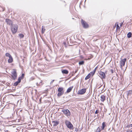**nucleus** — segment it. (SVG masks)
Instances as JSON below:
<instances>
[{
    "instance_id": "obj_22",
    "label": "nucleus",
    "mask_w": 132,
    "mask_h": 132,
    "mask_svg": "<svg viewBox=\"0 0 132 132\" xmlns=\"http://www.w3.org/2000/svg\"><path fill=\"white\" fill-rule=\"evenodd\" d=\"M95 72L93 71L91 72L90 73H89V74L90 76H93L95 74Z\"/></svg>"
},
{
    "instance_id": "obj_11",
    "label": "nucleus",
    "mask_w": 132,
    "mask_h": 132,
    "mask_svg": "<svg viewBox=\"0 0 132 132\" xmlns=\"http://www.w3.org/2000/svg\"><path fill=\"white\" fill-rule=\"evenodd\" d=\"M52 122L53 123V126H55L59 124V121H52Z\"/></svg>"
},
{
    "instance_id": "obj_8",
    "label": "nucleus",
    "mask_w": 132,
    "mask_h": 132,
    "mask_svg": "<svg viewBox=\"0 0 132 132\" xmlns=\"http://www.w3.org/2000/svg\"><path fill=\"white\" fill-rule=\"evenodd\" d=\"M86 91V89L85 88L82 89H81L79 90L77 94H82L85 93Z\"/></svg>"
},
{
    "instance_id": "obj_26",
    "label": "nucleus",
    "mask_w": 132,
    "mask_h": 132,
    "mask_svg": "<svg viewBox=\"0 0 132 132\" xmlns=\"http://www.w3.org/2000/svg\"><path fill=\"white\" fill-rule=\"evenodd\" d=\"M5 55L6 56L8 57H9L11 56L10 54L8 53H6L5 54Z\"/></svg>"
},
{
    "instance_id": "obj_4",
    "label": "nucleus",
    "mask_w": 132,
    "mask_h": 132,
    "mask_svg": "<svg viewBox=\"0 0 132 132\" xmlns=\"http://www.w3.org/2000/svg\"><path fill=\"white\" fill-rule=\"evenodd\" d=\"M12 74V78L13 80H15L17 78V75L16 71L15 70H14L11 72Z\"/></svg>"
},
{
    "instance_id": "obj_21",
    "label": "nucleus",
    "mask_w": 132,
    "mask_h": 132,
    "mask_svg": "<svg viewBox=\"0 0 132 132\" xmlns=\"http://www.w3.org/2000/svg\"><path fill=\"white\" fill-rule=\"evenodd\" d=\"M90 77V76L88 74L86 77L85 78V80H87L88 79H89Z\"/></svg>"
},
{
    "instance_id": "obj_38",
    "label": "nucleus",
    "mask_w": 132,
    "mask_h": 132,
    "mask_svg": "<svg viewBox=\"0 0 132 132\" xmlns=\"http://www.w3.org/2000/svg\"><path fill=\"white\" fill-rule=\"evenodd\" d=\"M101 85L99 87V88H100L102 85H101V84H100Z\"/></svg>"
},
{
    "instance_id": "obj_32",
    "label": "nucleus",
    "mask_w": 132,
    "mask_h": 132,
    "mask_svg": "<svg viewBox=\"0 0 132 132\" xmlns=\"http://www.w3.org/2000/svg\"><path fill=\"white\" fill-rule=\"evenodd\" d=\"M54 81H55L54 80H53L52 81H51V82H50V84H52L53 83V82Z\"/></svg>"
},
{
    "instance_id": "obj_12",
    "label": "nucleus",
    "mask_w": 132,
    "mask_h": 132,
    "mask_svg": "<svg viewBox=\"0 0 132 132\" xmlns=\"http://www.w3.org/2000/svg\"><path fill=\"white\" fill-rule=\"evenodd\" d=\"M5 21L7 22V24L9 25H11L12 24V22L9 19H6L5 20Z\"/></svg>"
},
{
    "instance_id": "obj_1",
    "label": "nucleus",
    "mask_w": 132,
    "mask_h": 132,
    "mask_svg": "<svg viewBox=\"0 0 132 132\" xmlns=\"http://www.w3.org/2000/svg\"><path fill=\"white\" fill-rule=\"evenodd\" d=\"M18 26L17 24H11V31L13 34L15 33L17 31Z\"/></svg>"
},
{
    "instance_id": "obj_43",
    "label": "nucleus",
    "mask_w": 132,
    "mask_h": 132,
    "mask_svg": "<svg viewBox=\"0 0 132 132\" xmlns=\"http://www.w3.org/2000/svg\"><path fill=\"white\" fill-rule=\"evenodd\" d=\"M1 85H2V84H1V85H0L1 86Z\"/></svg>"
},
{
    "instance_id": "obj_28",
    "label": "nucleus",
    "mask_w": 132,
    "mask_h": 132,
    "mask_svg": "<svg viewBox=\"0 0 132 132\" xmlns=\"http://www.w3.org/2000/svg\"><path fill=\"white\" fill-rule=\"evenodd\" d=\"M35 79L34 77H32L29 79V81H31Z\"/></svg>"
},
{
    "instance_id": "obj_24",
    "label": "nucleus",
    "mask_w": 132,
    "mask_h": 132,
    "mask_svg": "<svg viewBox=\"0 0 132 132\" xmlns=\"http://www.w3.org/2000/svg\"><path fill=\"white\" fill-rule=\"evenodd\" d=\"M19 36L20 38H23L24 37V35L22 34H20Z\"/></svg>"
},
{
    "instance_id": "obj_40",
    "label": "nucleus",
    "mask_w": 132,
    "mask_h": 132,
    "mask_svg": "<svg viewBox=\"0 0 132 132\" xmlns=\"http://www.w3.org/2000/svg\"><path fill=\"white\" fill-rule=\"evenodd\" d=\"M4 9H3V10H2L3 11H4Z\"/></svg>"
},
{
    "instance_id": "obj_19",
    "label": "nucleus",
    "mask_w": 132,
    "mask_h": 132,
    "mask_svg": "<svg viewBox=\"0 0 132 132\" xmlns=\"http://www.w3.org/2000/svg\"><path fill=\"white\" fill-rule=\"evenodd\" d=\"M132 33L130 32H129L127 34V37L128 38H130L131 37Z\"/></svg>"
},
{
    "instance_id": "obj_5",
    "label": "nucleus",
    "mask_w": 132,
    "mask_h": 132,
    "mask_svg": "<svg viewBox=\"0 0 132 132\" xmlns=\"http://www.w3.org/2000/svg\"><path fill=\"white\" fill-rule=\"evenodd\" d=\"M64 88L63 87H59L58 89V91L59 92L57 94V96H60L62 95L64 93V91L63 90Z\"/></svg>"
},
{
    "instance_id": "obj_7",
    "label": "nucleus",
    "mask_w": 132,
    "mask_h": 132,
    "mask_svg": "<svg viewBox=\"0 0 132 132\" xmlns=\"http://www.w3.org/2000/svg\"><path fill=\"white\" fill-rule=\"evenodd\" d=\"M81 22L82 25L84 28H86L88 27V25L87 23L85 21H84L82 19H81Z\"/></svg>"
},
{
    "instance_id": "obj_36",
    "label": "nucleus",
    "mask_w": 132,
    "mask_h": 132,
    "mask_svg": "<svg viewBox=\"0 0 132 132\" xmlns=\"http://www.w3.org/2000/svg\"><path fill=\"white\" fill-rule=\"evenodd\" d=\"M63 44H64V45H65V46H66V43L65 42H63Z\"/></svg>"
},
{
    "instance_id": "obj_20",
    "label": "nucleus",
    "mask_w": 132,
    "mask_h": 132,
    "mask_svg": "<svg viewBox=\"0 0 132 132\" xmlns=\"http://www.w3.org/2000/svg\"><path fill=\"white\" fill-rule=\"evenodd\" d=\"M102 129L103 130L104 129V128L106 126V125L105 124V122H103L102 123Z\"/></svg>"
},
{
    "instance_id": "obj_25",
    "label": "nucleus",
    "mask_w": 132,
    "mask_h": 132,
    "mask_svg": "<svg viewBox=\"0 0 132 132\" xmlns=\"http://www.w3.org/2000/svg\"><path fill=\"white\" fill-rule=\"evenodd\" d=\"M24 76V73H23L22 74L21 76V77H19V78H20L21 79V80L22 79H23V78Z\"/></svg>"
},
{
    "instance_id": "obj_23",
    "label": "nucleus",
    "mask_w": 132,
    "mask_h": 132,
    "mask_svg": "<svg viewBox=\"0 0 132 132\" xmlns=\"http://www.w3.org/2000/svg\"><path fill=\"white\" fill-rule=\"evenodd\" d=\"M101 130L102 129H101L99 127L98 128L95 132H100Z\"/></svg>"
},
{
    "instance_id": "obj_31",
    "label": "nucleus",
    "mask_w": 132,
    "mask_h": 132,
    "mask_svg": "<svg viewBox=\"0 0 132 132\" xmlns=\"http://www.w3.org/2000/svg\"><path fill=\"white\" fill-rule=\"evenodd\" d=\"M99 111L98 110H96L95 112V114H97L98 113Z\"/></svg>"
},
{
    "instance_id": "obj_37",
    "label": "nucleus",
    "mask_w": 132,
    "mask_h": 132,
    "mask_svg": "<svg viewBox=\"0 0 132 132\" xmlns=\"http://www.w3.org/2000/svg\"><path fill=\"white\" fill-rule=\"evenodd\" d=\"M75 131H78V129L77 128H76L75 129Z\"/></svg>"
},
{
    "instance_id": "obj_16",
    "label": "nucleus",
    "mask_w": 132,
    "mask_h": 132,
    "mask_svg": "<svg viewBox=\"0 0 132 132\" xmlns=\"http://www.w3.org/2000/svg\"><path fill=\"white\" fill-rule=\"evenodd\" d=\"M9 59L8 60V62L9 63H11L12 62L13 59L12 56L9 57Z\"/></svg>"
},
{
    "instance_id": "obj_9",
    "label": "nucleus",
    "mask_w": 132,
    "mask_h": 132,
    "mask_svg": "<svg viewBox=\"0 0 132 132\" xmlns=\"http://www.w3.org/2000/svg\"><path fill=\"white\" fill-rule=\"evenodd\" d=\"M99 74L100 75V77L101 79H104L106 77V75L104 72L101 71L99 73Z\"/></svg>"
},
{
    "instance_id": "obj_18",
    "label": "nucleus",
    "mask_w": 132,
    "mask_h": 132,
    "mask_svg": "<svg viewBox=\"0 0 132 132\" xmlns=\"http://www.w3.org/2000/svg\"><path fill=\"white\" fill-rule=\"evenodd\" d=\"M45 26H43L42 28V34H44L45 32Z\"/></svg>"
},
{
    "instance_id": "obj_30",
    "label": "nucleus",
    "mask_w": 132,
    "mask_h": 132,
    "mask_svg": "<svg viewBox=\"0 0 132 132\" xmlns=\"http://www.w3.org/2000/svg\"><path fill=\"white\" fill-rule=\"evenodd\" d=\"M97 67H96L95 68V69H94V70L93 71L94 72H95V71H96V70H97Z\"/></svg>"
},
{
    "instance_id": "obj_39",
    "label": "nucleus",
    "mask_w": 132,
    "mask_h": 132,
    "mask_svg": "<svg viewBox=\"0 0 132 132\" xmlns=\"http://www.w3.org/2000/svg\"><path fill=\"white\" fill-rule=\"evenodd\" d=\"M3 110H4V108H2V111L3 110Z\"/></svg>"
},
{
    "instance_id": "obj_2",
    "label": "nucleus",
    "mask_w": 132,
    "mask_h": 132,
    "mask_svg": "<svg viewBox=\"0 0 132 132\" xmlns=\"http://www.w3.org/2000/svg\"><path fill=\"white\" fill-rule=\"evenodd\" d=\"M65 123L68 128L70 129H73V125L70 121L67 120H66Z\"/></svg>"
},
{
    "instance_id": "obj_17",
    "label": "nucleus",
    "mask_w": 132,
    "mask_h": 132,
    "mask_svg": "<svg viewBox=\"0 0 132 132\" xmlns=\"http://www.w3.org/2000/svg\"><path fill=\"white\" fill-rule=\"evenodd\" d=\"M62 73L63 74H67L68 73V71L66 70H64L62 71Z\"/></svg>"
},
{
    "instance_id": "obj_33",
    "label": "nucleus",
    "mask_w": 132,
    "mask_h": 132,
    "mask_svg": "<svg viewBox=\"0 0 132 132\" xmlns=\"http://www.w3.org/2000/svg\"><path fill=\"white\" fill-rule=\"evenodd\" d=\"M123 22L124 21H123L120 24V27H121L123 25Z\"/></svg>"
},
{
    "instance_id": "obj_14",
    "label": "nucleus",
    "mask_w": 132,
    "mask_h": 132,
    "mask_svg": "<svg viewBox=\"0 0 132 132\" xmlns=\"http://www.w3.org/2000/svg\"><path fill=\"white\" fill-rule=\"evenodd\" d=\"M101 99L100 100L102 102H103L105 100V96L104 95H102L101 96Z\"/></svg>"
},
{
    "instance_id": "obj_35",
    "label": "nucleus",
    "mask_w": 132,
    "mask_h": 132,
    "mask_svg": "<svg viewBox=\"0 0 132 132\" xmlns=\"http://www.w3.org/2000/svg\"><path fill=\"white\" fill-rule=\"evenodd\" d=\"M111 72L112 73H113V70L112 69H111Z\"/></svg>"
},
{
    "instance_id": "obj_29",
    "label": "nucleus",
    "mask_w": 132,
    "mask_h": 132,
    "mask_svg": "<svg viewBox=\"0 0 132 132\" xmlns=\"http://www.w3.org/2000/svg\"><path fill=\"white\" fill-rule=\"evenodd\" d=\"M120 27H119L118 24L117 25L116 29H120Z\"/></svg>"
},
{
    "instance_id": "obj_6",
    "label": "nucleus",
    "mask_w": 132,
    "mask_h": 132,
    "mask_svg": "<svg viewBox=\"0 0 132 132\" xmlns=\"http://www.w3.org/2000/svg\"><path fill=\"white\" fill-rule=\"evenodd\" d=\"M126 60L127 59L126 58H125L121 60L120 61V67L122 69V66H124L125 65V63L126 61Z\"/></svg>"
},
{
    "instance_id": "obj_42",
    "label": "nucleus",
    "mask_w": 132,
    "mask_h": 132,
    "mask_svg": "<svg viewBox=\"0 0 132 132\" xmlns=\"http://www.w3.org/2000/svg\"><path fill=\"white\" fill-rule=\"evenodd\" d=\"M105 84H104V87H105Z\"/></svg>"
},
{
    "instance_id": "obj_27",
    "label": "nucleus",
    "mask_w": 132,
    "mask_h": 132,
    "mask_svg": "<svg viewBox=\"0 0 132 132\" xmlns=\"http://www.w3.org/2000/svg\"><path fill=\"white\" fill-rule=\"evenodd\" d=\"M84 61H81L79 62V64L80 65H83L84 63Z\"/></svg>"
},
{
    "instance_id": "obj_34",
    "label": "nucleus",
    "mask_w": 132,
    "mask_h": 132,
    "mask_svg": "<svg viewBox=\"0 0 132 132\" xmlns=\"http://www.w3.org/2000/svg\"><path fill=\"white\" fill-rule=\"evenodd\" d=\"M129 127H132V124L129 125Z\"/></svg>"
},
{
    "instance_id": "obj_10",
    "label": "nucleus",
    "mask_w": 132,
    "mask_h": 132,
    "mask_svg": "<svg viewBox=\"0 0 132 132\" xmlns=\"http://www.w3.org/2000/svg\"><path fill=\"white\" fill-rule=\"evenodd\" d=\"M132 94V90H129L127 92V98H128L129 97H131V95Z\"/></svg>"
},
{
    "instance_id": "obj_3",
    "label": "nucleus",
    "mask_w": 132,
    "mask_h": 132,
    "mask_svg": "<svg viewBox=\"0 0 132 132\" xmlns=\"http://www.w3.org/2000/svg\"><path fill=\"white\" fill-rule=\"evenodd\" d=\"M62 112L66 116L68 117L71 115V112L68 109H63L62 110Z\"/></svg>"
},
{
    "instance_id": "obj_15",
    "label": "nucleus",
    "mask_w": 132,
    "mask_h": 132,
    "mask_svg": "<svg viewBox=\"0 0 132 132\" xmlns=\"http://www.w3.org/2000/svg\"><path fill=\"white\" fill-rule=\"evenodd\" d=\"M73 86H71L69 88H68L67 91V93H69L72 90V89L73 88Z\"/></svg>"
},
{
    "instance_id": "obj_41",
    "label": "nucleus",
    "mask_w": 132,
    "mask_h": 132,
    "mask_svg": "<svg viewBox=\"0 0 132 132\" xmlns=\"http://www.w3.org/2000/svg\"><path fill=\"white\" fill-rule=\"evenodd\" d=\"M130 132H132V130L130 131Z\"/></svg>"
},
{
    "instance_id": "obj_44",
    "label": "nucleus",
    "mask_w": 132,
    "mask_h": 132,
    "mask_svg": "<svg viewBox=\"0 0 132 132\" xmlns=\"http://www.w3.org/2000/svg\"><path fill=\"white\" fill-rule=\"evenodd\" d=\"M103 83V81H102V82Z\"/></svg>"
},
{
    "instance_id": "obj_13",
    "label": "nucleus",
    "mask_w": 132,
    "mask_h": 132,
    "mask_svg": "<svg viewBox=\"0 0 132 132\" xmlns=\"http://www.w3.org/2000/svg\"><path fill=\"white\" fill-rule=\"evenodd\" d=\"M21 80L20 78H18V81H16L15 82L14 84L13 85L14 86H17L19 83H20L21 82Z\"/></svg>"
},
{
    "instance_id": "obj_45",
    "label": "nucleus",
    "mask_w": 132,
    "mask_h": 132,
    "mask_svg": "<svg viewBox=\"0 0 132 132\" xmlns=\"http://www.w3.org/2000/svg\"><path fill=\"white\" fill-rule=\"evenodd\" d=\"M81 2H80V4H81Z\"/></svg>"
}]
</instances>
